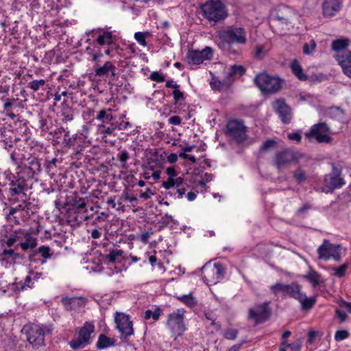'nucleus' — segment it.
Instances as JSON below:
<instances>
[{"label":"nucleus","instance_id":"obj_43","mask_svg":"<svg viewBox=\"0 0 351 351\" xmlns=\"http://www.w3.org/2000/svg\"><path fill=\"white\" fill-rule=\"evenodd\" d=\"M37 252L38 253L40 254L42 257H43L44 258H50L53 255V254L51 252V248L49 246L46 245L40 246L38 249Z\"/></svg>","mask_w":351,"mask_h":351},{"label":"nucleus","instance_id":"obj_17","mask_svg":"<svg viewBox=\"0 0 351 351\" xmlns=\"http://www.w3.org/2000/svg\"><path fill=\"white\" fill-rule=\"evenodd\" d=\"M213 56L210 47H206L202 51L191 50L187 55L188 62L190 64H199L205 60H210Z\"/></svg>","mask_w":351,"mask_h":351},{"label":"nucleus","instance_id":"obj_23","mask_svg":"<svg viewBox=\"0 0 351 351\" xmlns=\"http://www.w3.org/2000/svg\"><path fill=\"white\" fill-rule=\"evenodd\" d=\"M245 72V69L243 66L234 64L227 69L226 74L228 80H230L232 77L241 76Z\"/></svg>","mask_w":351,"mask_h":351},{"label":"nucleus","instance_id":"obj_6","mask_svg":"<svg viewBox=\"0 0 351 351\" xmlns=\"http://www.w3.org/2000/svg\"><path fill=\"white\" fill-rule=\"evenodd\" d=\"M286 295L298 300L300 303L302 308L306 311L311 309L316 302L315 297L307 298L305 293L302 291V287L295 282L289 284Z\"/></svg>","mask_w":351,"mask_h":351},{"label":"nucleus","instance_id":"obj_49","mask_svg":"<svg viewBox=\"0 0 351 351\" xmlns=\"http://www.w3.org/2000/svg\"><path fill=\"white\" fill-rule=\"evenodd\" d=\"M348 268L347 264H343L339 267H335L332 270L335 271V275L338 277H343L345 275L346 271Z\"/></svg>","mask_w":351,"mask_h":351},{"label":"nucleus","instance_id":"obj_48","mask_svg":"<svg viewBox=\"0 0 351 351\" xmlns=\"http://www.w3.org/2000/svg\"><path fill=\"white\" fill-rule=\"evenodd\" d=\"M238 330L234 328H229L224 332V337L227 339L234 340L237 338Z\"/></svg>","mask_w":351,"mask_h":351},{"label":"nucleus","instance_id":"obj_56","mask_svg":"<svg viewBox=\"0 0 351 351\" xmlns=\"http://www.w3.org/2000/svg\"><path fill=\"white\" fill-rule=\"evenodd\" d=\"M128 158H129V154L126 150L122 151L119 154V159L123 163H125L128 160Z\"/></svg>","mask_w":351,"mask_h":351},{"label":"nucleus","instance_id":"obj_7","mask_svg":"<svg viewBox=\"0 0 351 351\" xmlns=\"http://www.w3.org/2000/svg\"><path fill=\"white\" fill-rule=\"evenodd\" d=\"M167 326L174 340L182 335L186 328L184 324V315L181 310L178 309L176 312L168 315Z\"/></svg>","mask_w":351,"mask_h":351},{"label":"nucleus","instance_id":"obj_44","mask_svg":"<svg viewBox=\"0 0 351 351\" xmlns=\"http://www.w3.org/2000/svg\"><path fill=\"white\" fill-rule=\"evenodd\" d=\"M179 299L189 306H193L196 304L197 302L195 299L190 295H184L179 298Z\"/></svg>","mask_w":351,"mask_h":351},{"label":"nucleus","instance_id":"obj_3","mask_svg":"<svg viewBox=\"0 0 351 351\" xmlns=\"http://www.w3.org/2000/svg\"><path fill=\"white\" fill-rule=\"evenodd\" d=\"M204 16L209 21H219L227 17L228 13L224 5L219 1L211 0L202 6Z\"/></svg>","mask_w":351,"mask_h":351},{"label":"nucleus","instance_id":"obj_35","mask_svg":"<svg viewBox=\"0 0 351 351\" xmlns=\"http://www.w3.org/2000/svg\"><path fill=\"white\" fill-rule=\"evenodd\" d=\"M97 41L100 45H111L113 42L112 33L110 32H104L97 38Z\"/></svg>","mask_w":351,"mask_h":351},{"label":"nucleus","instance_id":"obj_4","mask_svg":"<svg viewBox=\"0 0 351 351\" xmlns=\"http://www.w3.org/2000/svg\"><path fill=\"white\" fill-rule=\"evenodd\" d=\"M345 184L344 179L341 177V169L335 165H332V171L324 177L322 191L328 193L333 192Z\"/></svg>","mask_w":351,"mask_h":351},{"label":"nucleus","instance_id":"obj_5","mask_svg":"<svg viewBox=\"0 0 351 351\" xmlns=\"http://www.w3.org/2000/svg\"><path fill=\"white\" fill-rule=\"evenodd\" d=\"M302 155L289 149L278 152L274 158L273 163L278 170L287 168L291 163L298 162Z\"/></svg>","mask_w":351,"mask_h":351},{"label":"nucleus","instance_id":"obj_12","mask_svg":"<svg viewBox=\"0 0 351 351\" xmlns=\"http://www.w3.org/2000/svg\"><path fill=\"white\" fill-rule=\"evenodd\" d=\"M227 133L229 136L239 143L247 138L246 127L241 121H229L227 124Z\"/></svg>","mask_w":351,"mask_h":351},{"label":"nucleus","instance_id":"obj_9","mask_svg":"<svg viewBox=\"0 0 351 351\" xmlns=\"http://www.w3.org/2000/svg\"><path fill=\"white\" fill-rule=\"evenodd\" d=\"M329 127L326 123H319L313 125L305 136L310 141L315 139L319 143H330L332 138L328 134Z\"/></svg>","mask_w":351,"mask_h":351},{"label":"nucleus","instance_id":"obj_45","mask_svg":"<svg viewBox=\"0 0 351 351\" xmlns=\"http://www.w3.org/2000/svg\"><path fill=\"white\" fill-rule=\"evenodd\" d=\"M45 84V80H33L28 84V87L34 91H37L41 86H43Z\"/></svg>","mask_w":351,"mask_h":351},{"label":"nucleus","instance_id":"obj_58","mask_svg":"<svg viewBox=\"0 0 351 351\" xmlns=\"http://www.w3.org/2000/svg\"><path fill=\"white\" fill-rule=\"evenodd\" d=\"M155 193L154 192H152L150 189H147L145 192L142 193L140 195V197L143 198L145 199H149Z\"/></svg>","mask_w":351,"mask_h":351},{"label":"nucleus","instance_id":"obj_15","mask_svg":"<svg viewBox=\"0 0 351 351\" xmlns=\"http://www.w3.org/2000/svg\"><path fill=\"white\" fill-rule=\"evenodd\" d=\"M93 332V325L86 323L84 326L80 329L78 337L70 341V346L73 349L84 348L86 344L88 343L90 339V335Z\"/></svg>","mask_w":351,"mask_h":351},{"label":"nucleus","instance_id":"obj_39","mask_svg":"<svg viewBox=\"0 0 351 351\" xmlns=\"http://www.w3.org/2000/svg\"><path fill=\"white\" fill-rule=\"evenodd\" d=\"M150 36L151 34L149 32H138L135 33L134 38L139 45L145 47L147 46V42L145 40V38L149 37Z\"/></svg>","mask_w":351,"mask_h":351},{"label":"nucleus","instance_id":"obj_50","mask_svg":"<svg viewBox=\"0 0 351 351\" xmlns=\"http://www.w3.org/2000/svg\"><path fill=\"white\" fill-rule=\"evenodd\" d=\"M149 78L157 82H163L165 80V76L157 71H154L150 74Z\"/></svg>","mask_w":351,"mask_h":351},{"label":"nucleus","instance_id":"obj_11","mask_svg":"<svg viewBox=\"0 0 351 351\" xmlns=\"http://www.w3.org/2000/svg\"><path fill=\"white\" fill-rule=\"evenodd\" d=\"M317 253L319 259L329 260L333 258L335 261H340V246L330 243L328 240H324L323 243L318 247Z\"/></svg>","mask_w":351,"mask_h":351},{"label":"nucleus","instance_id":"obj_62","mask_svg":"<svg viewBox=\"0 0 351 351\" xmlns=\"http://www.w3.org/2000/svg\"><path fill=\"white\" fill-rule=\"evenodd\" d=\"M152 234V232H145L140 236V239L143 243H147L148 242V239Z\"/></svg>","mask_w":351,"mask_h":351},{"label":"nucleus","instance_id":"obj_10","mask_svg":"<svg viewBox=\"0 0 351 351\" xmlns=\"http://www.w3.org/2000/svg\"><path fill=\"white\" fill-rule=\"evenodd\" d=\"M202 274L206 285H215L224 276L225 269L221 264L215 263L213 266H204Z\"/></svg>","mask_w":351,"mask_h":351},{"label":"nucleus","instance_id":"obj_28","mask_svg":"<svg viewBox=\"0 0 351 351\" xmlns=\"http://www.w3.org/2000/svg\"><path fill=\"white\" fill-rule=\"evenodd\" d=\"M115 344V340L112 338H109L105 335H100L97 341V346L99 349H104Z\"/></svg>","mask_w":351,"mask_h":351},{"label":"nucleus","instance_id":"obj_51","mask_svg":"<svg viewBox=\"0 0 351 351\" xmlns=\"http://www.w3.org/2000/svg\"><path fill=\"white\" fill-rule=\"evenodd\" d=\"M276 145V142L274 140H267V141H265L262 147H261V149L263 151H268L271 149H273L275 145Z\"/></svg>","mask_w":351,"mask_h":351},{"label":"nucleus","instance_id":"obj_2","mask_svg":"<svg viewBox=\"0 0 351 351\" xmlns=\"http://www.w3.org/2000/svg\"><path fill=\"white\" fill-rule=\"evenodd\" d=\"M254 82L263 93H274L279 91L282 83L278 77L269 75L265 72L258 74Z\"/></svg>","mask_w":351,"mask_h":351},{"label":"nucleus","instance_id":"obj_25","mask_svg":"<svg viewBox=\"0 0 351 351\" xmlns=\"http://www.w3.org/2000/svg\"><path fill=\"white\" fill-rule=\"evenodd\" d=\"M24 231L25 230H19L12 234L5 241L6 245L11 247L14 246L16 243H18V244L21 243L23 240Z\"/></svg>","mask_w":351,"mask_h":351},{"label":"nucleus","instance_id":"obj_13","mask_svg":"<svg viewBox=\"0 0 351 351\" xmlns=\"http://www.w3.org/2000/svg\"><path fill=\"white\" fill-rule=\"evenodd\" d=\"M269 316V302L257 304L248 311V319L254 320L255 325L265 322Z\"/></svg>","mask_w":351,"mask_h":351},{"label":"nucleus","instance_id":"obj_8","mask_svg":"<svg viewBox=\"0 0 351 351\" xmlns=\"http://www.w3.org/2000/svg\"><path fill=\"white\" fill-rule=\"evenodd\" d=\"M53 330L51 326H32L27 332V339L34 348H38L44 345V337L50 334Z\"/></svg>","mask_w":351,"mask_h":351},{"label":"nucleus","instance_id":"obj_55","mask_svg":"<svg viewBox=\"0 0 351 351\" xmlns=\"http://www.w3.org/2000/svg\"><path fill=\"white\" fill-rule=\"evenodd\" d=\"M167 174L168 175L167 179L171 178L172 180H173L176 177H177L176 169L173 167H170L167 169Z\"/></svg>","mask_w":351,"mask_h":351},{"label":"nucleus","instance_id":"obj_37","mask_svg":"<svg viewBox=\"0 0 351 351\" xmlns=\"http://www.w3.org/2000/svg\"><path fill=\"white\" fill-rule=\"evenodd\" d=\"M61 115L63 117L62 121L67 122L71 121L73 119V110L69 106L62 108L61 110Z\"/></svg>","mask_w":351,"mask_h":351},{"label":"nucleus","instance_id":"obj_41","mask_svg":"<svg viewBox=\"0 0 351 351\" xmlns=\"http://www.w3.org/2000/svg\"><path fill=\"white\" fill-rule=\"evenodd\" d=\"M316 48V43L314 40H311L309 43H305L303 46V53L306 55L313 53Z\"/></svg>","mask_w":351,"mask_h":351},{"label":"nucleus","instance_id":"obj_20","mask_svg":"<svg viewBox=\"0 0 351 351\" xmlns=\"http://www.w3.org/2000/svg\"><path fill=\"white\" fill-rule=\"evenodd\" d=\"M62 304L67 310H77L86 304V299L82 297H64L61 300Z\"/></svg>","mask_w":351,"mask_h":351},{"label":"nucleus","instance_id":"obj_33","mask_svg":"<svg viewBox=\"0 0 351 351\" xmlns=\"http://www.w3.org/2000/svg\"><path fill=\"white\" fill-rule=\"evenodd\" d=\"M308 280H309L313 287H316L320 284L321 276L316 271L311 269L308 274L304 276Z\"/></svg>","mask_w":351,"mask_h":351},{"label":"nucleus","instance_id":"obj_40","mask_svg":"<svg viewBox=\"0 0 351 351\" xmlns=\"http://www.w3.org/2000/svg\"><path fill=\"white\" fill-rule=\"evenodd\" d=\"M267 53V50L264 45H256L254 48V56L257 59H263Z\"/></svg>","mask_w":351,"mask_h":351},{"label":"nucleus","instance_id":"obj_16","mask_svg":"<svg viewBox=\"0 0 351 351\" xmlns=\"http://www.w3.org/2000/svg\"><path fill=\"white\" fill-rule=\"evenodd\" d=\"M272 107L282 123L287 124L291 122L293 117L291 108L286 104L284 99H276L272 104Z\"/></svg>","mask_w":351,"mask_h":351},{"label":"nucleus","instance_id":"obj_47","mask_svg":"<svg viewBox=\"0 0 351 351\" xmlns=\"http://www.w3.org/2000/svg\"><path fill=\"white\" fill-rule=\"evenodd\" d=\"M11 185L13 186L10 189L12 195H18L23 190V186L19 182H12Z\"/></svg>","mask_w":351,"mask_h":351},{"label":"nucleus","instance_id":"obj_30","mask_svg":"<svg viewBox=\"0 0 351 351\" xmlns=\"http://www.w3.org/2000/svg\"><path fill=\"white\" fill-rule=\"evenodd\" d=\"M123 251L121 250L113 249L110 251V253L106 256V258L110 263H120L122 260Z\"/></svg>","mask_w":351,"mask_h":351},{"label":"nucleus","instance_id":"obj_27","mask_svg":"<svg viewBox=\"0 0 351 351\" xmlns=\"http://www.w3.org/2000/svg\"><path fill=\"white\" fill-rule=\"evenodd\" d=\"M115 66L111 62L107 61L103 66L96 67L95 69V73L96 76L101 77L108 74L110 70H115Z\"/></svg>","mask_w":351,"mask_h":351},{"label":"nucleus","instance_id":"obj_24","mask_svg":"<svg viewBox=\"0 0 351 351\" xmlns=\"http://www.w3.org/2000/svg\"><path fill=\"white\" fill-rule=\"evenodd\" d=\"M210 85L213 89L220 91L228 88L230 86V80H224L223 81H220L217 77H213L210 82Z\"/></svg>","mask_w":351,"mask_h":351},{"label":"nucleus","instance_id":"obj_52","mask_svg":"<svg viewBox=\"0 0 351 351\" xmlns=\"http://www.w3.org/2000/svg\"><path fill=\"white\" fill-rule=\"evenodd\" d=\"M287 137L289 140L295 141L297 143H300L302 139L301 134L299 132L289 133L288 134Z\"/></svg>","mask_w":351,"mask_h":351},{"label":"nucleus","instance_id":"obj_42","mask_svg":"<svg viewBox=\"0 0 351 351\" xmlns=\"http://www.w3.org/2000/svg\"><path fill=\"white\" fill-rule=\"evenodd\" d=\"M114 130V128L111 127H106L104 124L98 125L97 132L99 134H102L104 137L111 135Z\"/></svg>","mask_w":351,"mask_h":351},{"label":"nucleus","instance_id":"obj_26","mask_svg":"<svg viewBox=\"0 0 351 351\" xmlns=\"http://www.w3.org/2000/svg\"><path fill=\"white\" fill-rule=\"evenodd\" d=\"M291 67L294 75L300 80L305 81L307 80V75L304 73L303 69L298 60H293Z\"/></svg>","mask_w":351,"mask_h":351},{"label":"nucleus","instance_id":"obj_61","mask_svg":"<svg viewBox=\"0 0 351 351\" xmlns=\"http://www.w3.org/2000/svg\"><path fill=\"white\" fill-rule=\"evenodd\" d=\"M169 122L172 125H180L181 123V119L178 116H173L169 119Z\"/></svg>","mask_w":351,"mask_h":351},{"label":"nucleus","instance_id":"obj_21","mask_svg":"<svg viewBox=\"0 0 351 351\" xmlns=\"http://www.w3.org/2000/svg\"><path fill=\"white\" fill-rule=\"evenodd\" d=\"M37 245V239L31 233L27 231H24L23 240L21 243L17 244V246H20L23 251H27L28 250H32Z\"/></svg>","mask_w":351,"mask_h":351},{"label":"nucleus","instance_id":"obj_59","mask_svg":"<svg viewBox=\"0 0 351 351\" xmlns=\"http://www.w3.org/2000/svg\"><path fill=\"white\" fill-rule=\"evenodd\" d=\"M179 156L182 158L189 160L192 163H195L196 162L195 156L189 155L184 152H181L179 154Z\"/></svg>","mask_w":351,"mask_h":351},{"label":"nucleus","instance_id":"obj_54","mask_svg":"<svg viewBox=\"0 0 351 351\" xmlns=\"http://www.w3.org/2000/svg\"><path fill=\"white\" fill-rule=\"evenodd\" d=\"M336 316L339 319L340 323H343V322H345L347 318L346 313L344 311L339 309H337L336 311Z\"/></svg>","mask_w":351,"mask_h":351},{"label":"nucleus","instance_id":"obj_18","mask_svg":"<svg viewBox=\"0 0 351 351\" xmlns=\"http://www.w3.org/2000/svg\"><path fill=\"white\" fill-rule=\"evenodd\" d=\"M336 59L341 65L343 73L351 78V51H343L337 56Z\"/></svg>","mask_w":351,"mask_h":351},{"label":"nucleus","instance_id":"obj_14","mask_svg":"<svg viewBox=\"0 0 351 351\" xmlns=\"http://www.w3.org/2000/svg\"><path fill=\"white\" fill-rule=\"evenodd\" d=\"M114 320L117 328L123 338L126 339L133 335V324L128 315L123 313H116Z\"/></svg>","mask_w":351,"mask_h":351},{"label":"nucleus","instance_id":"obj_57","mask_svg":"<svg viewBox=\"0 0 351 351\" xmlns=\"http://www.w3.org/2000/svg\"><path fill=\"white\" fill-rule=\"evenodd\" d=\"M31 165L32 166V169L34 170V171H37L40 172L41 171V165L38 160H33L31 162Z\"/></svg>","mask_w":351,"mask_h":351},{"label":"nucleus","instance_id":"obj_31","mask_svg":"<svg viewBox=\"0 0 351 351\" xmlns=\"http://www.w3.org/2000/svg\"><path fill=\"white\" fill-rule=\"evenodd\" d=\"M288 287L289 284L277 282L270 287V290L275 295H277L278 294H282L283 295H286Z\"/></svg>","mask_w":351,"mask_h":351},{"label":"nucleus","instance_id":"obj_60","mask_svg":"<svg viewBox=\"0 0 351 351\" xmlns=\"http://www.w3.org/2000/svg\"><path fill=\"white\" fill-rule=\"evenodd\" d=\"M74 206L77 209H83L86 206V204L84 202L82 198H80L78 201H75Z\"/></svg>","mask_w":351,"mask_h":351},{"label":"nucleus","instance_id":"obj_63","mask_svg":"<svg viewBox=\"0 0 351 351\" xmlns=\"http://www.w3.org/2000/svg\"><path fill=\"white\" fill-rule=\"evenodd\" d=\"M290 348L292 351H300L301 349V343L300 341L291 344Z\"/></svg>","mask_w":351,"mask_h":351},{"label":"nucleus","instance_id":"obj_1","mask_svg":"<svg viewBox=\"0 0 351 351\" xmlns=\"http://www.w3.org/2000/svg\"><path fill=\"white\" fill-rule=\"evenodd\" d=\"M218 45L223 47L226 44L238 43L244 45L247 43L246 31L243 27L228 26L217 32Z\"/></svg>","mask_w":351,"mask_h":351},{"label":"nucleus","instance_id":"obj_29","mask_svg":"<svg viewBox=\"0 0 351 351\" xmlns=\"http://www.w3.org/2000/svg\"><path fill=\"white\" fill-rule=\"evenodd\" d=\"M183 182L184 179L182 177H176L173 180L171 178L164 181L162 186L165 189H170L173 187L179 188L183 184Z\"/></svg>","mask_w":351,"mask_h":351},{"label":"nucleus","instance_id":"obj_22","mask_svg":"<svg viewBox=\"0 0 351 351\" xmlns=\"http://www.w3.org/2000/svg\"><path fill=\"white\" fill-rule=\"evenodd\" d=\"M294 14L293 10L288 6L280 5L276 12V19L283 23H289Z\"/></svg>","mask_w":351,"mask_h":351},{"label":"nucleus","instance_id":"obj_36","mask_svg":"<svg viewBox=\"0 0 351 351\" xmlns=\"http://www.w3.org/2000/svg\"><path fill=\"white\" fill-rule=\"evenodd\" d=\"M2 260H5L9 258H12L13 260L19 259L22 258V256L15 252L14 250H4L2 253L0 254Z\"/></svg>","mask_w":351,"mask_h":351},{"label":"nucleus","instance_id":"obj_32","mask_svg":"<svg viewBox=\"0 0 351 351\" xmlns=\"http://www.w3.org/2000/svg\"><path fill=\"white\" fill-rule=\"evenodd\" d=\"M111 112V108H108L107 110H101L98 112L96 119L101 121L103 123L110 122L113 119Z\"/></svg>","mask_w":351,"mask_h":351},{"label":"nucleus","instance_id":"obj_46","mask_svg":"<svg viewBox=\"0 0 351 351\" xmlns=\"http://www.w3.org/2000/svg\"><path fill=\"white\" fill-rule=\"evenodd\" d=\"M350 335V333L346 330H339L336 331L335 334V339L336 341H339L347 339Z\"/></svg>","mask_w":351,"mask_h":351},{"label":"nucleus","instance_id":"obj_19","mask_svg":"<svg viewBox=\"0 0 351 351\" xmlns=\"http://www.w3.org/2000/svg\"><path fill=\"white\" fill-rule=\"evenodd\" d=\"M342 6V0H325L323 3V14L325 16H332Z\"/></svg>","mask_w":351,"mask_h":351},{"label":"nucleus","instance_id":"obj_53","mask_svg":"<svg viewBox=\"0 0 351 351\" xmlns=\"http://www.w3.org/2000/svg\"><path fill=\"white\" fill-rule=\"evenodd\" d=\"M174 101L177 103L180 99H184V94L178 88L176 89L173 92Z\"/></svg>","mask_w":351,"mask_h":351},{"label":"nucleus","instance_id":"obj_38","mask_svg":"<svg viewBox=\"0 0 351 351\" xmlns=\"http://www.w3.org/2000/svg\"><path fill=\"white\" fill-rule=\"evenodd\" d=\"M348 45V40L339 39L334 40L332 43V49L335 51H341L346 49Z\"/></svg>","mask_w":351,"mask_h":351},{"label":"nucleus","instance_id":"obj_64","mask_svg":"<svg viewBox=\"0 0 351 351\" xmlns=\"http://www.w3.org/2000/svg\"><path fill=\"white\" fill-rule=\"evenodd\" d=\"M178 160V155L176 154H171L167 156V161L170 163H174Z\"/></svg>","mask_w":351,"mask_h":351},{"label":"nucleus","instance_id":"obj_34","mask_svg":"<svg viewBox=\"0 0 351 351\" xmlns=\"http://www.w3.org/2000/svg\"><path fill=\"white\" fill-rule=\"evenodd\" d=\"M293 178L298 184L304 182L308 178L306 172L301 167L297 168L293 173Z\"/></svg>","mask_w":351,"mask_h":351}]
</instances>
